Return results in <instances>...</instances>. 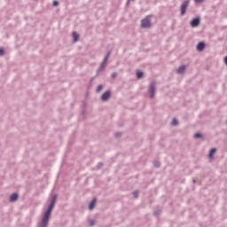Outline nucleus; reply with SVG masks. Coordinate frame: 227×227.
<instances>
[{
	"mask_svg": "<svg viewBox=\"0 0 227 227\" xmlns=\"http://www.w3.org/2000/svg\"><path fill=\"white\" fill-rule=\"evenodd\" d=\"M54 205H56L55 202H51L50 207H48L47 211L44 213L43 220L41 222L40 227H47L49 224V219L51 217V214L52 212V208H54Z\"/></svg>",
	"mask_w": 227,
	"mask_h": 227,
	"instance_id": "nucleus-1",
	"label": "nucleus"
},
{
	"mask_svg": "<svg viewBox=\"0 0 227 227\" xmlns=\"http://www.w3.org/2000/svg\"><path fill=\"white\" fill-rule=\"evenodd\" d=\"M189 3L190 0H185L182 5H181V15L184 16L185 15V12H187V8H189Z\"/></svg>",
	"mask_w": 227,
	"mask_h": 227,
	"instance_id": "nucleus-2",
	"label": "nucleus"
},
{
	"mask_svg": "<svg viewBox=\"0 0 227 227\" xmlns=\"http://www.w3.org/2000/svg\"><path fill=\"white\" fill-rule=\"evenodd\" d=\"M142 27H151L152 22L150 21V16L145 17V19L142 20L141 21Z\"/></svg>",
	"mask_w": 227,
	"mask_h": 227,
	"instance_id": "nucleus-3",
	"label": "nucleus"
},
{
	"mask_svg": "<svg viewBox=\"0 0 227 227\" xmlns=\"http://www.w3.org/2000/svg\"><path fill=\"white\" fill-rule=\"evenodd\" d=\"M149 92L151 93V98H153L155 97V83H151Z\"/></svg>",
	"mask_w": 227,
	"mask_h": 227,
	"instance_id": "nucleus-4",
	"label": "nucleus"
},
{
	"mask_svg": "<svg viewBox=\"0 0 227 227\" xmlns=\"http://www.w3.org/2000/svg\"><path fill=\"white\" fill-rule=\"evenodd\" d=\"M199 24H200V18H195L191 22L192 27H198Z\"/></svg>",
	"mask_w": 227,
	"mask_h": 227,
	"instance_id": "nucleus-5",
	"label": "nucleus"
},
{
	"mask_svg": "<svg viewBox=\"0 0 227 227\" xmlns=\"http://www.w3.org/2000/svg\"><path fill=\"white\" fill-rule=\"evenodd\" d=\"M109 97H111V92L110 91H106L102 96L101 99L106 102V100L109 99Z\"/></svg>",
	"mask_w": 227,
	"mask_h": 227,
	"instance_id": "nucleus-6",
	"label": "nucleus"
},
{
	"mask_svg": "<svg viewBox=\"0 0 227 227\" xmlns=\"http://www.w3.org/2000/svg\"><path fill=\"white\" fill-rule=\"evenodd\" d=\"M95 205H97V199H94L89 205L90 210H93L95 208Z\"/></svg>",
	"mask_w": 227,
	"mask_h": 227,
	"instance_id": "nucleus-7",
	"label": "nucleus"
},
{
	"mask_svg": "<svg viewBox=\"0 0 227 227\" xmlns=\"http://www.w3.org/2000/svg\"><path fill=\"white\" fill-rule=\"evenodd\" d=\"M17 200H19V195L17 193H13L12 195H11L10 201L13 202L17 201Z\"/></svg>",
	"mask_w": 227,
	"mask_h": 227,
	"instance_id": "nucleus-8",
	"label": "nucleus"
},
{
	"mask_svg": "<svg viewBox=\"0 0 227 227\" xmlns=\"http://www.w3.org/2000/svg\"><path fill=\"white\" fill-rule=\"evenodd\" d=\"M203 49H205V43H199L197 45V50L203 51Z\"/></svg>",
	"mask_w": 227,
	"mask_h": 227,
	"instance_id": "nucleus-9",
	"label": "nucleus"
},
{
	"mask_svg": "<svg viewBox=\"0 0 227 227\" xmlns=\"http://www.w3.org/2000/svg\"><path fill=\"white\" fill-rule=\"evenodd\" d=\"M217 152V149L213 148L209 153V159H214V154Z\"/></svg>",
	"mask_w": 227,
	"mask_h": 227,
	"instance_id": "nucleus-10",
	"label": "nucleus"
},
{
	"mask_svg": "<svg viewBox=\"0 0 227 227\" xmlns=\"http://www.w3.org/2000/svg\"><path fill=\"white\" fill-rule=\"evenodd\" d=\"M74 42H79V34L76 32H73Z\"/></svg>",
	"mask_w": 227,
	"mask_h": 227,
	"instance_id": "nucleus-11",
	"label": "nucleus"
},
{
	"mask_svg": "<svg viewBox=\"0 0 227 227\" xmlns=\"http://www.w3.org/2000/svg\"><path fill=\"white\" fill-rule=\"evenodd\" d=\"M185 72V66H182L177 69V74H184Z\"/></svg>",
	"mask_w": 227,
	"mask_h": 227,
	"instance_id": "nucleus-12",
	"label": "nucleus"
},
{
	"mask_svg": "<svg viewBox=\"0 0 227 227\" xmlns=\"http://www.w3.org/2000/svg\"><path fill=\"white\" fill-rule=\"evenodd\" d=\"M143 75H144L143 72H137V79H141V77H143Z\"/></svg>",
	"mask_w": 227,
	"mask_h": 227,
	"instance_id": "nucleus-13",
	"label": "nucleus"
},
{
	"mask_svg": "<svg viewBox=\"0 0 227 227\" xmlns=\"http://www.w3.org/2000/svg\"><path fill=\"white\" fill-rule=\"evenodd\" d=\"M171 125H178V121L176 119H173L171 121Z\"/></svg>",
	"mask_w": 227,
	"mask_h": 227,
	"instance_id": "nucleus-14",
	"label": "nucleus"
},
{
	"mask_svg": "<svg viewBox=\"0 0 227 227\" xmlns=\"http://www.w3.org/2000/svg\"><path fill=\"white\" fill-rule=\"evenodd\" d=\"M194 137H195L196 139H198V138L201 137V134L196 133V134L194 135Z\"/></svg>",
	"mask_w": 227,
	"mask_h": 227,
	"instance_id": "nucleus-15",
	"label": "nucleus"
},
{
	"mask_svg": "<svg viewBox=\"0 0 227 227\" xmlns=\"http://www.w3.org/2000/svg\"><path fill=\"white\" fill-rule=\"evenodd\" d=\"M58 199V196H53L51 202L56 203V200Z\"/></svg>",
	"mask_w": 227,
	"mask_h": 227,
	"instance_id": "nucleus-16",
	"label": "nucleus"
},
{
	"mask_svg": "<svg viewBox=\"0 0 227 227\" xmlns=\"http://www.w3.org/2000/svg\"><path fill=\"white\" fill-rule=\"evenodd\" d=\"M58 199V196H53L51 202L56 203V200Z\"/></svg>",
	"mask_w": 227,
	"mask_h": 227,
	"instance_id": "nucleus-17",
	"label": "nucleus"
},
{
	"mask_svg": "<svg viewBox=\"0 0 227 227\" xmlns=\"http://www.w3.org/2000/svg\"><path fill=\"white\" fill-rule=\"evenodd\" d=\"M103 86L102 85H99L98 88H97V91L98 93L102 90Z\"/></svg>",
	"mask_w": 227,
	"mask_h": 227,
	"instance_id": "nucleus-18",
	"label": "nucleus"
},
{
	"mask_svg": "<svg viewBox=\"0 0 227 227\" xmlns=\"http://www.w3.org/2000/svg\"><path fill=\"white\" fill-rule=\"evenodd\" d=\"M133 195H134L135 198H137V196H139V192H133Z\"/></svg>",
	"mask_w": 227,
	"mask_h": 227,
	"instance_id": "nucleus-19",
	"label": "nucleus"
},
{
	"mask_svg": "<svg viewBox=\"0 0 227 227\" xmlns=\"http://www.w3.org/2000/svg\"><path fill=\"white\" fill-rule=\"evenodd\" d=\"M3 54H4V50L0 49V56H3Z\"/></svg>",
	"mask_w": 227,
	"mask_h": 227,
	"instance_id": "nucleus-20",
	"label": "nucleus"
},
{
	"mask_svg": "<svg viewBox=\"0 0 227 227\" xmlns=\"http://www.w3.org/2000/svg\"><path fill=\"white\" fill-rule=\"evenodd\" d=\"M109 59V54L104 59V63H106Z\"/></svg>",
	"mask_w": 227,
	"mask_h": 227,
	"instance_id": "nucleus-21",
	"label": "nucleus"
},
{
	"mask_svg": "<svg viewBox=\"0 0 227 227\" xmlns=\"http://www.w3.org/2000/svg\"><path fill=\"white\" fill-rule=\"evenodd\" d=\"M154 166H155L156 168H159V166H160V163H159V162H154Z\"/></svg>",
	"mask_w": 227,
	"mask_h": 227,
	"instance_id": "nucleus-22",
	"label": "nucleus"
},
{
	"mask_svg": "<svg viewBox=\"0 0 227 227\" xmlns=\"http://www.w3.org/2000/svg\"><path fill=\"white\" fill-rule=\"evenodd\" d=\"M58 4H59L58 1L53 2V6H58Z\"/></svg>",
	"mask_w": 227,
	"mask_h": 227,
	"instance_id": "nucleus-23",
	"label": "nucleus"
},
{
	"mask_svg": "<svg viewBox=\"0 0 227 227\" xmlns=\"http://www.w3.org/2000/svg\"><path fill=\"white\" fill-rule=\"evenodd\" d=\"M195 1V3H203V1H205V0H194Z\"/></svg>",
	"mask_w": 227,
	"mask_h": 227,
	"instance_id": "nucleus-24",
	"label": "nucleus"
},
{
	"mask_svg": "<svg viewBox=\"0 0 227 227\" xmlns=\"http://www.w3.org/2000/svg\"><path fill=\"white\" fill-rule=\"evenodd\" d=\"M94 224H95V222L90 221V226H94Z\"/></svg>",
	"mask_w": 227,
	"mask_h": 227,
	"instance_id": "nucleus-25",
	"label": "nucleus"
},
{
	"mask_svg": "<svg viewBox=\"0 0 227 227\" xmlns=\"http://www.w3.org/2000/svg\"><path fill=\"white\" fill-rule=\"evenodd\" d=\"M112 77H113V78L116 77V73H114V74H112Z\"/></svg>",
	"mask_w": 227,
	"mask_h": 227,
	"instance_id": "nucleus-26",
	"label": "nucleus"
},
{
	"mask_svg": "<svg viewBox=\"0 0 227 227\" xmlns=\"http://www.w3.org/2000/svg\"><path fill=\"white\" fill-rule=\"evenodd\" d=\"M129 3H130V0H128L127 4H129Z\"/></svg>",
	"mask_w": 227,
	"mask_h": 227,
	"instance_id": "nucleus-27",
	"label": "nucleus"
}]
</instances>
